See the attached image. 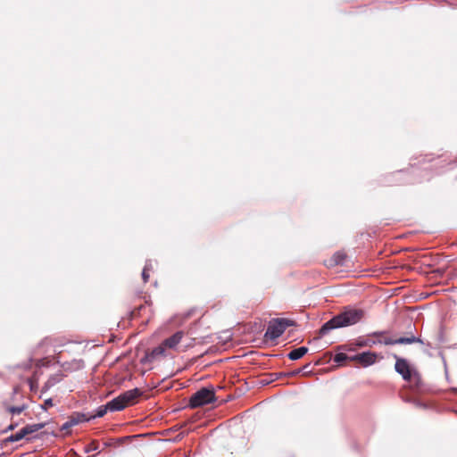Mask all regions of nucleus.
Segmentation results:
<instances>
[{
  "label": "nucleus",
  "mask_w": 457,
  "mask_h": 457,
  "mask_svg": "<svg viewBox=\"0 0 457 457\" xmlns=\"http://www.w3.org/2000/svg\"><path fill=\"white\" fill-rule=\"evenodd\" d=\"M53 405H54L53 400L51 398H48V399L45 400V402L42 405V408L45 411H47L49 408L53 407Z\"/></svg>",
  "instance_id": "obj_21"
},
{
  "label": "nucleus",
  "mask_w": 457,
  "mask_h": 457,
  "mask_svg": "<svg viewBox=\"0 0 457 457\" xmlns=\"http://www.w3.org/2000/svg\"><path fill=\"white\" fill-rule=\"evenodd\" d=\"M18 423L17 422H12L4 430V433H7L8 431H12L14 430L17 427H18Z\"/></svg>",
  "instance_id": "obj_23"
},
{
  "label": "nucleus",
  "mask_w": 457,
  "mask_h": 457,
  "mask_svg": "<svg viewBox=\"0 0 457 457\" xmlns=\"http://www.w3.org/2000/svg\"><path fill=\"white\" fill-rule=\"evenodd\" d=\"M166 350L167 349L165 348V346L162 343L160 345H158L157 347L154 348L153 350L147 351L145 353V358L142 359V362H145V361L152 362V361H154V360H156L159 357L166 356Z\"/></svg>",
  "instance_id": "obj_7"
},
{
  "label": "nucleus",
  "mask_w": 457,
  "mask_h": 457,
  "mask_svg": "<svg viewBox=\"0 0 457 457\" xmlns=\"http://www.w3.org/2000/svg\"><path fill=\"white\" fill-rule=\"evenodd\" d=\"M295 322L291 320L285 318L272 319L268 325L267 330L264 334L266 340L274 341L278 338L285 330L291 326H294Z\"/></svg>",
  "instance_id": "obj_3"
},
{
  "label": "nucleus",
  "mask_w": 457,
  "mask_h": 457,
  "mask_svg": "<svg viewBox=\"0 0 457 457\" xmlns=\"http://www.w3.org/2000/svg\"><path fill=\"white\" fill-rule=\"evenodd\" d=\"M152 270V264L151 263H146L143 269V271H142V278L144 280L145 283H147L148 280H149V272Z\"/></svg>",
  "instance_id": "obj_17"
},
{
  "label": "nucleus",
  "mask_w": 457,
  "mask_h": 457,
  "mask_svg": "<svg viewBox=\"0 0 457 457\" xmlns=\"http://www.w3.org/2000/svg\"><path fill=\"white\" fill-rule=\"evenodd\" d=\"M98 442L97 441H92L87 447H86V452H91V451H96L98 449Z\"/></svg>",
  "instance_id": "obj_20"
},
{
  "label": "nucleus",
  "mask_w": 457,
  "mask_h": 457,
  "mask_svg": "<svg viewBox=\"0 0 457 457\" xmlns=\"http://www.w3.org/2000/svg\"><path fill=\"white\" fill-rule=\"evenodd\" d=\"M308 348L305 346H302L296 349H294L288 353V358L292 361L298 360L302 358L305 353H307Z\"/></svg>",
  "instance_id": "obj_11"
},
{
  "label": "nucleus",
  "mask_w": 457,
  "mask_h": 457,
  "mask_svg": "<svg viewBox=\"0 0 457 457\" xmlns=\"http://www.w3.org/2000/svg\"><path fill=\"white\" fill-rule=\"evenodd\" d=\"M395 371L399 373L405 381L411 382L416 370L410 365L406 359L398 357L397 355H395Z\"/></svg>",
  "instance_id": "obj_5"
},
{
  "label": "nucleus",
  "mask_w": 457,
  "mask_h": 457,
  "mask_svg": "<svg viewBox=\"0 0 457 457\" xmlns=\"http://www.w3.org/2000/svg\"><path fill=\"white\" fill-rule=\"evenodd\" d=\"M378 355L375 353L364 352L351 357L352 361H358L363 367L375 363Z\"/></svg>",
  "instance_id": "obj_6"
},
{
  "label": "nucleus",
  "mask_w": 457,
  "mask_h": 457,
  "mask_svg": "<svg viewBox=\"0 0 457 457\" xmlns=\"http://www.w3.org/2000/svg\"><path fill=\"white\" fill-rule=\"evenodd\" d=\"M421 343V340L414 336L406 337H399L396 339H393L391 337H386L384 339L385 345H403V344H413V343Z\"/></svg>",
  "instance_id": "obj_9"
},
{
  "label": "nucleus",
  "mask_w": 457,
  "mask_h": 457,
  "mask_svg": "<svg viewBox=\"0 0 457 457\" xmlns=\"http://www.w3.org/2000/svg\"><path fill=\"white\" fill-rule=\"evenodd\" d=\"M300 372V370H294L292 372H289V373H279L278 374V378H280V377H291V376H295L296 374H298Z\"/></svg>",
  "instance_id": "obj_24"
},
{
  "label": "nucleus",
  "mask_w": 457,
  "mask_h": 457,
  "mask_svg": "<svg viewBox=\"0 0 457 457\" xmlns=\"http://www.w3.org/2000/svg\"><path fill=\"white\" fill-rule=\"evenodd\" d=\"M347 258L346 253L344 251H338L333 254L328 261V266L343 265Z\"/></svg>",
  "instance_id": "obj_10"
},
{
  "label": "nucleus",
  "mask_w": 457,
  "mask_h": 457,
  "mask_svg": "<svg viewBox=\"0 0 457 457\" xmlns=\"http://www.w3.org/2000/svg\"><path fill=\"white\" fill-rule=\"evenodd\" d=\"M71 427H73V425L70 424V420H67L62 426V430H65V431H68Z\"/></svg>",
  "instance_id": "obj_25"
},
{
  "label": "nucleus",
  "mask_w": 457,
  "mask_h": 457,
  "mask_svg": "<svg viewBox=\"0 0 457 457\" xmlns=\"http://www.w3.org/2000/svg\"><path fill=\"white\" fill-rule=\"evenodd\" d=\"M215 401V393L213 389L201 388L195 392L189 399V407L192 409L201 407Z\"/></svg>",
  "instance_id": "obj_4"
},
{
  "label": "nucleus",
  "mask_w": 457,
  "mask_h": 457,
  "mask_svg": "<svg viewBox=\"0 0 457 457\" xmlns=\"http://www.w3.org/2000/svg\"><path fill=\"white\" fill-rule=\"evenodd\" d=\"M410 383H413L414 386L419 388L422 384V379L420 374L415 370Z\"/></svg>",
  "instance_id": "obj_18"
},
{
  "label": "nucleus",
  "mask_w": 457,
  "mask_h": 457,
  "mask_svg": "<svg viewBox=\"0 0 457 457\" xmlns=\"http://www.w3.org/2000/svg\"><path fill=\"white\" fill-rule=\"evenodd\" d=\"M56 343H57V338L52 337H47L41 341L40 345L42 347L48 348V347L55 346Z\"/></svg>",
  "instance_id": "obj_16"
},
{
  "label": "nucleus",
  "mask_w": 457,
  "mask_h": 457,
  "mask_svg": "<svg viewBox=\"0 0 457 457\" xmlns=\"http://www.w3.org/2000/svg\"><path fill=\"white\" fill-rule=\"evenodd\" d=\"M143 308H144V306H143V305H140L139 307L135 308V309L131 312V313H130L131 318H132V319H134V318H137V316H139V314H140V311H141Z\"/></svg>",
  "instance_id": "obj_22"
},
{
  "label": "nucleus",
  "mask_w": 457,
  "mask_h": 457,
  "mask_svg": "<svg viewBox=\"0 0 457 457\" xmlns=\"http://www.w3.org/2000/svg\"><path fill=\"white\" fill-rule=\"evenodd\" d=\"M184 336L185 333L182 330L177 331L171 337L163 340L162 344L166 349H175L178 346V345L181 342Z\"/></svg>",
  "instance_id": "obj_8"
},
{
  "label": "nucleus",
  "mask_w": 457,
  "mask_h": 457,
  "mask_svg": "<svg viewBox=\"0 0 457 457\" xmlns=\"http://www.w3.org/2000/svg\"><path fill=\"white\" fill-rule=\"evenodd\" d=\"M346 360L351 361V357H349L347 354H345L344 353H338L334 357V361L338 364H341L342 362H344Z\"/></svg>",
  "instance_id": "obj_19"
},
{
  "label": "nucleus",
  "mask_w": 457,
  "mask_h": 457,
  "mask_svg": "<svg viewBox=\"0 0 457 457\" xmlns=\"http://www.w3.org/2000/svg\"><path fill=\"white\" fill-rule=\"evenodd\" d=\"M69 420H70V424H71L73 426L78 425L80 422L87 420V419H86L85 415L80 414V413H75V414L71 415Z\"/></svg>",
  "instance_id": "obj_15"
},
{
  "label": "nucleus",
  "mask_w": 457,
  "mask_h": 457,
  "mask_svg": "<svg viewBox=\"0 0 457 457\" xmlns=\"http://www.w3.org/2000/svg\"><path fill=\"white\" fill-rule=\"evenodd\" d=\"M25 437H26V435L23 432V429L21 428L19 432H17V433L13 434V435H11L8 437H6L4 442L5 444L13 443V442L20 441V440H21V439H23Z\"/></svg>",
  "instance_id": "obj_14"
},
{
  "label": "nucleus",
  "mask_w": 457,
  "mask_h": 457,
  "mask_svg": "<svg viewBox=\"0 0 457 457\" xmlns=\"http://www.w3.org/2000/svg\"><path fill=\"white\" fill-rule=\"evenodd\" d=\"M364 316L365 312L361 309L345 307L339 314L323 324L320 329V335L324 336L331 329L354 325L361 321Z\"/></svg>",
  "instance_id": "obj_1"
},
{
  "label": "nucleus",
  "mask_w": 457,
  "mask_h": 457,
  "mask_svg": "<svg viewBox=\"0 0 457 457\" xmlns=\"http://www.w3.org/2000/svg\"><path fill=\"white\" fill-rule=\"evenodd\" d=\"M4 410L12 415H15V414L19 415L27 409L26 404H22L20 406H11L7 403H4Z\"/></svg>",
  "instance_id": "obj_13"
},
{
  "label": "nucleus",
  "mask_w": 457,
  "mask_h": 457,
  "mask_svg": "<svg viewBox=\"0 0 457 457\" xmlns=\"http://www.w3.org/2000/svg\"><path fill=\"white\" fill-rule=\"evenodd\" d=\"M384 333L383 332H379V333H375L374 335L375 336H382Z\"/></svg>",
  "instance_id": "obj_26"
},
{
  "label": "nucleus",
  "mask_w": 457,
  "mask_h": 457,
  "mask_svg": "<svg viewBox=\"0 0 457 457\" xmlns=\"http://www.w3.org/2000/svg\"><path fill=\"white\" fill-rule=\"evenodd\" d=\"M45 423L29 424L22 428L26 436L45 428Z\"/></svg>",
  "instance_id": "obj_12"
},
{
  "label": "nucleus",
  "mask_w": 457,
  "mask_h": 457,
  "mask_svg": "<svg viewBox=\"0 0 457 457\" xmlns=\"http://www.w3.org/2000/svg\"><path fill=\"white\" fill-rule=\"evenodd\" d=\"M142 395L143 392L138 388L128 390L108 402L105 405L100 406L97 409L96 416L103 417L106 414L107 411H117L128 406L134 405L137 403L138 398Z\"/></svg>",
  "instance_id": "obj_2"
}]
</instances>
